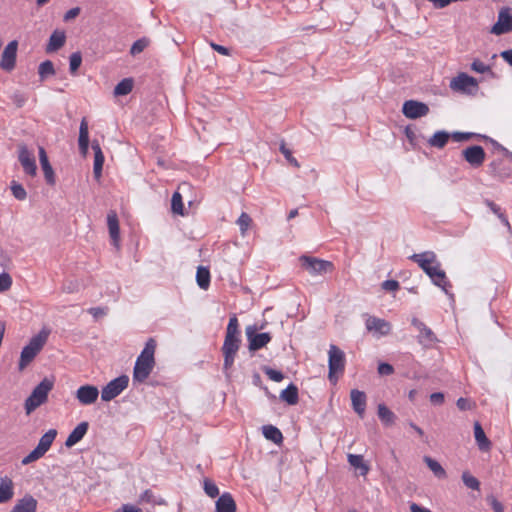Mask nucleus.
<instances>
[{
  "label": "nucleus",
  "instance_id": "23",
  "mask_svg": "<svg viewBox=\"0 0 512 512\" xmlns=\"http://www.w3.org/2000/svg\"><path fill=\"white\" fill-rule=\"evenodd\" d=\"M350 398L353 410L360 416L363 417L366 409V395L364 392L353 389L350 392Z\"/></svg>",
  "mask_w": 512,
  "mask_h": 512
},
{
  "label": "nucleus",
  "instance_id": "52",
  "mask_svg": "<svg viewBox=\"0 0 512 512\" xmlns=\"http://www.w3.org/2000/svg\"><path fill=\"white\" fill-rule=\"evenodd\" d=\"M11 100L13 101V103L18 107V108H21L25 105V103L27 102L28 100V95L24 92H21L19 90L13 92V94L11 95Z\"/></svg>",
  "mask_w": 512,
  "mask_h": 512
},
{
  "label": "nucleus",
  "instance_id": "49",
  "mask_svg": "<svg viewBox=\"0 0 512 512\" xmlns=\"http://www.w3.org/2000/svg\"><path fill=\"white\" fill-rule=\"evenodd\" d=\"M82 63V56L80 52H74L69 57V70L74 74Z\"/></svg>",
  "mask_w": 512,
  "mask_h": 512
},
{
  "label": "nucleus",
  "instance_id": "45",
  "mask_svg": "<svg viewBox=\"0 0 512 512\" xmlns=\"http://www.w3.org/2000/svg\"><path fill=\"white\" fill-rule=\"evenodd\" d=\"M171 209L174 213L183 215V202H182V196L179 192H174L171 199Z\"/></svg>",
  "mask_w": 512,
  "mask_h": 512
},
{
  "label": "nucleus",
  "instance_id": "55",
  "mask_svg": "<svg viewBox=\"0 0 512 512\" xmlns=\"http://www.w3.org/2000/svg\"><path fill=\"white\" fill-rule=\"evenodd\" d=\"M471 69L477 73L483 74L490 71V66L479 59H475L471 64Z\"/></svg>",
  "mask_w": 512,
  "mask_h": 512
},
{
  "label": "nucleus",
  "instance_id": "10",
  "mask_svg": "<svg viewBox=\"0 0 512 512\" xmlns=\"http://www.w3.org/2000/svg\"><path fill=\"white\" fill-rule=\"evenodd\" d=\"M450 87L454 91L472 93V89H478V82L474 77L469 76L466 73H460L451 80Z\"/></svg>",
  "mask_w": 512,
  "mask_h": 512
},
{
  "label": "nucleus",
  "instance_id": "19",
  "mask_svg": "<svg viewBox=\"0 0 512 512\" xmlns=\"http://www.w3.org/2000/svg\"><path fill=\"white\" fill-rule=\"evenodd\" d=\"M472 137H477V138H481V139H484L486 141H489L495 147L501 149L502 151L507 153L512 158V153H510L505 147L500 145L497 141H495L494 139H492V138H490V137H488L486 135H481V134H476V133H471V132H454L452 134V138L455 141H457V142L466 141V140H469Z\"/></svg>",
  "mask_w": 512,
  "mask_h": 512
},
{
  "label": "nucleus",
  "instance_id": "16",
  "mask_svg": "<svg viewBox=\"0 0 512 512\" xmlns=\"http://www.w3.org/2000/svg\"><path fill=\"white\" fill-rule=\"evenodd\" d=\"M412 325L419 331L418 342L424 347H430L437 341L434 332L419 319L413 318Z\"/></svg>",
  "mask_w": 512,
  "mask_h": 512
},
{
  "label": "nucleus",
  "instance_id": "12",
  "mask_svg": "<svg viewBox=\"0 0 512 512\" xmlns=\"http://www.w3.org/2000/svg\"><path fill=\"white\" fill-rule=\"evenodd\" d=\"M462 156L473 168H479L485 161L486 153L482 146H469L462 151Z\"/></svg>",
  "mask_w": 512,
  "mask_h": 512
},
{
  "label": "nucleus",
  "instance_id": "56",
  "mask_svg": "<svg viewBox=\"0 0 512 512\" xmlns=\"http://www.w3.org/2000/svg\"><path fill=\"white\" fill-rule=\"evenodd\" d=\"M265 374L269 377V379L275 382H280L284 379V375L281 371L272 368H266Z\"/></svg>",
  "mask_w": 512,
  "mask_h": 512
},
{
  "label": "nucleus",
  "instance_id": "22",
  "mask_svg": "<svg viewBox=\"0 0 512 512\" xmlns=\"http://www.w3.org/2000/svg\"><path fill=\"white\" fill-rule=\"evenodd\" d=\"M39 161H40V165L43 170L46 182L49 185H54L55 184V174H54L52 166L50 165L46 151L43 147H39Z\"/></svg>",
  "mask_w": 512,
  "mask_h": 512
},
{
  "label": "nucleus",
  "instance_id": "7",
  "mask_svg": "<svg viewBox=\"0 0 512 512\" xmlns=\"http://www.w3.org/2000/svg\"><path fill=\"white\" fill-rule=\"evenodd\" d=\"M240 343V336H225L222 346V352L224 356L223 369L225 372L233 366L235 356L240 347Z\"/></svg>",
  "mask_w": 512,
  "mask_h": 512
},
{
  "label": "nucleus",
  "instance_id": "1",
  "mask_svg": "<svg viewBox=\"0 0 512 512\" xmlns=\"http://www.w3.org/2000/svg\"><path fill=\"white\" fill-rule=\"evenodd\" d=\"M156 343L154 339H149L140 355L137 357L133 369V382L143 383L149 377L155 366Z\"/></svg>",
  "mask_w": 512,
  "mask_h": 512
},
{
  "label": "nucleus",
  "instance_id": "48",
  "mask_svg": "<svg viewBox=\"0 0 512 512\" xmlns=\"http://www.w3.org/2000/svg\"><path fill=\"white\" fill-rule=\"evenodd\" d=\"M240 336L239 323L237 317L234 315L229 319L226 335L225 336Z\"/></svg>",
  "mask_w": 512,
  "mask_h": 512
},
{
  "label": "nucleus",
  "instance_id": "15",
  "mask_svg": "<svg viewBox=\"0 0 512 512\" xmlns=\"http://www.w3.org/2000/svg\"><path fill=\"white\" fill-rule=\"evenodd\" d=\"M99 396V390L94 385H82L80 386L76 392L75 397L82 405H91L95 403Z\"/></svg>",
  "mask_w": 512,
  "mask_h": 512
},
{
  "label": "nucleus",
  "instance_id": "40",
  "mask_svg": "<svg viewBox=\"0 0 512 512\" xmlns=\"http://www.w3.org/2000/svg\"><path fill=\"white\" fill-rule=\"evenodd\" d=\"M38 75L41 81H45L47 78L55 75L54 64L50 60H45L40 63L38 67Z\"/></svg>",
  "mask_w": 512,
  "mask_h": 512
},
{
  "label": "nucleus",
  "instance_id": "31",
  "mask_svg": "<svg viewBox=\"0 0 512 512\" xmlns=\"http://www.w3.org/2000/svg\"><path fill=\"white\" fill-rule=\"evenodd\" d=\"M474 436L481 451H488L490 449L491 442L486 437L485 432L479 422H475L474 424Z\"/></svg>",
  "mask_w": 512,
  "mask_h": 512
},
{
  "label": "nucleus",
  "instance_id": "27",
  "mask_svg": "<svg viewBox=\"0 0 512 512\" xmlns=\"http://www.w3.org/2000/svg\"><path fill=\"white\" fill-rule=\"evenodd\" d=\"M410 259L416 262L419 267L425 271L427 267H430L432 264L436 263V254L433 251H425L418 254H413L410 256Z\"/></svg>",
  "mask_w": 512,
  "mask_h": 512
},
{
  "label": "nucleus",
  "instance_id": "24",
  "mask_svg": "<svg viewBox=\"0 0 512 512\" xmlns=\"http://www.w3.org/2000/svg\"><path fill=\"white\" fill-rule=\"evenodd\" d=\"M92 149L94 151L93 174L96 179H99L102 175L105 158L98 141L94 140L92 142Z\"/></svg>",
  "mask_w": 512,
  "mask_h": 512
},
{
  "label": "nucleus",
  "instance_id": "29",
  "mask_svg": "<svg viewBox=\"0 0 512 512\" xmlns=\"http://www.w3.org/2000/svg\"><path fill=\"white\" fill-rule=\"evenodd\" d=\"M13 495L14 491L12 480L7 476L0 477V503L8 502L12 499Z\"/></svg>",
  "mask_w": 512,
  "mask_h": 512
},
{
  "label": "nucleus",
  "instance_id": "14",
  "mask_svg": "<svg viewBox=\"0 0 512 512\" xmlns=\"http://www.w3.org/2000/svg\"><path fill=\"white\" fill-rule=\"evenodd\" d=\"M246 335L250 351H257L265 347L271 341V335L269 333H255V329L252 326L246 328Z\"/></svg>",
  "mask_w": 512,
  "mask_h": 512
},
{
  "label": "nucleus",
  "instance_id": "28",
  "mask_svg": "<svg viewBox=\"0 0 512 512\" xmlns=\"http://www.w3.org/2000/svg\"><path fill=\"white\" fill-rule=\"evenodd\" d=\"M36 509L37 500L31 495H26L16 503L11 512H36Z\"/></svg>",
  "mask_w": 512,
  "mask_h": 512
},
{
  "label": "nucleus",
  "instance_id": "33",
  "mask_svg": "<svg viewBox=\"0 0 512 512\" xmlns=\"http://www.w3.org/2000/svg\"><path fill=\"white\" fill-rule=\"evenodd\" d=\"M280 399L285 401L288 405H296L299 400L297 386L290 383L287 388L280 393Z\"/></svg>",
  "mask_w": 512,
  "mask_h": 512
},
{
  "label": "nucleus",
  "instance_id": "35",
  "mask_svg": "<svg viewBox=\"0 0 512 512\" xmlns=\"http://www.w3.org/2000/svg\"><path fill=\"white\" fill-rule=\"evenodd\" d=\"M262 433L267 440H270L275 444H280L283 441L281 431L273 425H264L262 427Z\"/></svg>",
  "mask_w": 512,
  "mask_h": 512
},
{
  "label": "nucleus",
  "instance_id": "4",
  "mask_svg": "<svg viewBox=\"0 0 512 512\" xmlns=\"http://www.w3.org/2000/svg\"><path fill=\"white\" fill-rule=\"evenodd\" d=\"M328 379L335 384L338 381V374H342L345 369V354L336 345H330L328 351Z\"/></svg>",
  "mask_w": 512,
  "mask_h": 512
},
{
  "label": "nucleus",
  "instance_id": "59",
  "mask_svg": "<svg viewBox=\"0 0 512 512\" xmlns=\"http://www.w3.org/2000/svg\"><path fill=\"white\" fill-rule=\"evenodd\" d=\"M399 282L396 280H385L382 283V289L385 291H396L399 289Z\"/></svg>",
  "mask_w": 512,
  "mask_h": 512
},
{
  "label": "nucleus",
  "instance_id": "53",
  "mask_svg": "<svg viewBox=\"0 0 512 512\" xmlns=\"http://www.w3.org/2000/svg\"><path fill=\"white\" fill-rule=\"evenodd\" d=\"M44 454L39 451L37 448H34L27 456H25L21 463L22 465H28L32 462H35L37 461L38 459H40L41 457H43Z\"/></svg>",
  "mask_w": 512,
  "mask_h": 512
},
{
  "label": "nucleus",
  "instance_id": "63",
  "mask_svg": "<svg viewBox=\"0 0 512 512\" xmlns=\"http://www.w3.org/2000/svg\"><path fill=\"white\" fill-rule=\"evenodd\" d=\"M440 270V264L438 262H436V265L433 266L431 265L430 267H427V270H425L424 272L431 278L433 279L435 277V275L438 273V271Z\"/></svg>",
  "mask_w": 512,
  "mask_h": 512
},
{
  "label": "nucleus",
  "instance_id": "6",
  "mask_svg": "<svg viewBox=\"0 0 512 512\" xmlns=\"http://www.w3.org/2000/svg\"><path fill=\"white\" fill-rule=\"evenodd\" d=\"M300 262L302 267L313 276L325 274L333 269L332 262L316 257L303 255L300 257Z\"/></svg>",
  "mask_w": 512,
  "mask_h": 512
},
{
  "label": "nucleus",
  "instance_id": "46",
  "mask_svg": "<svg viewBox=\"0 0 512 512\" xmlns=\"http://www.w3.org/2000/svg\"><path fill=\"white\" fill-rule=\"evenodd\" d=\"M203 488L205 493L211 498H215L219 495V489L217 485L208 478L204 479Z\"/></svg>",
  "mask_w": 512,
  "mask_h": 512
},
{
  "label": "nucleus",
  "instance_id": "13",
  "mask_svg": "<svg viewBox=\"0 0 512 512\" xmlns=\"http://www.w3.org/2000/svg\"><path fill=\"white\" fill-rule=\"evenodd\" d=\"M403 114L409 119H417L429 113V107L416 100H407L402 107Z\"/></svg>",
  "mask_w": 512,
  "mask_h": 512
},
{
  "label": "nucleus",
  "instance_id": "47",
  "mask_svg": "<svg viewBox=\"0 0 512 512\" xmlns=\"http://www.w3.org/2000/svg\"><path fill=\"white\" fill-rule=\"evenodd\" d=\"M11 192H12V195L17 200H20V201L25 200L27 197V193H26V190L24 189V187L15 181H13L11 183Z\"/></svg>",
  "mask_w": 512,
  "mask_h": 512
},
{
  "label": "nucleus",
  "instance_id": "58",
  "mask_svg": "<svg viewBox=\"0 0 512 512\" xmlns=\"http://www.w3.org/2000/svg\"><path fill=\"white\" fill-rule=\"evenodd\" d=\"M378 373L382 376H388L394 373V368L391 364L382 362L378 365Z\"/></svg>",
  "mask_w": 512,
  "mask_h": 512
},
{
  "label": "nucleus",
  "instance_id": "43",
  "mask_svg": "<svg viewBox=\"0 0 512 512\" xmlns=\"http://www.w3.org/2000/svg\"><path fill=\"white\" fill-rule=\"evenodd\" d=\"M462 481L464 485L472 490H479L480 489V482L479 480L471 475L469 472L465 471L462 473Z\"/></svg>",
  "mask_w": 512,
  "mask_h": 512
},
{
  "label": "nucleus",
  "instance_id": "44",
  "mask_svg": "<svg viewBox=\"0 0 512 512\" xmlns=\"http://www.w3.org/2000/svg\"><path fill=\"white\" fill-rule=\"evenodd\" d=\"M141 502L162 505L165 501L161 497H156L154 493L147 489L140 495Z\"/></svg>",
  "mask_w": 512,
  "mask_h": 512
},
{
  "label": "nucleus",
  "instance_id": "42",
  "mask_svg": "<svg viewBox=\"0 0 512 512\" xmlns=\"http://www.w3.org/2000/svg\"><path fill=\"white\" fill-rule=\"evenodd\" d=\"M431 280L436 286L442 288L445 293H448V288L451 287V284L447 280L446 274L443 270L440 269L435 277Z\"/></svg>",
  "mask_w": 512,
  "mask_h": 512
},
{
  "label": "nucleus",
  "instance_id": "2",
  "mask_svg": "<svg viewBox=\"0 0 512 512\" xmlns=\"http://www.w3.org/2000/svg\"><path fill=\"white\" fill-rule=\"evenodd\" d=\"M48 335V331L41 330L29 340L26 346L23 347L18 363L19 371H23L40 353L47 342Z\"/></svg>",
  "mask_w": 512,
  "mask_h": 512
},
{
  "label": "nucleus",
  "instance_id": "57",
  "mask_svg": "<svg viewBox=\"0 0 512 512\" xmlns=\"http://www.w3.org/2000/svg\"><path fill=\"white\" fill-rule=\"evenodd\" d=\"M280 151L282 152V154L284 155L288 162H290L295 167H299L298 161L292 156L291 151L288 148H286L285 144H281Z\"/></svg>",
  "mask_w": 512,
  "mask_h": 512
},
{
  "label": "nucleus",
  "instance_id": "3",
  "mask_svg": "<svg viewBox=\"0 0 512 512\" xmlns=\"http://www.w3.org/2000/svg\"><path fill=\"white\" fill-rule=\"evenodd\" d=\"M54 387V380L44 378L31 392L30 396L25 400L24 408L26 414H31L39 406L44 404L48 399L49 392Z\"/></svg>",
  "mask_w": 512,
  "mask_h": 512
},
{
  "label": "nucleus",
  "instance_id": "38",
  "mask_svg": "<svg viewBox=\"0 0 512 512\" xmlns=\"http://www.w3.org/2000/svg\"><path fill=\"white\" fill-rule=\"evenodd\" d=\"M424 462L427 464L429 469L433 472V474L437 478H439V479L446 478V476H447L446 471L438 461H436L435 459H433L429 456H425Z\"/></svg>",
  "mask_w": 512,
  "mask_h": 512
},
{
  "label": "nucleus",
  "instance_id": "39",
  "mask_svg": "<svg viewBox=\"0 0 512 512\" xmlns=\"http://www.w3.org/2000/svg\"><path fill=\"white\" fill-rule=\"evenodd\" d=\"M196 282L201 289L206 290L210 285V272L209 269L199 266L196 272Z\"/></svg>",
  "mask_w": 512,
  "mask_h": 512
},
{
  "label": "nucleus",
  "instance_id": "64",
  "mask_svg": "<svg viewBox=\"0 0 512 512\" xmlns=\"http://www.w3.org/2000/svg\"><path fill=\"white\" fill-rule=\"evenodd\" d=\"M500 56L512 67V49L501 52Z\"/></svg>",
  "mask_w": 512,
  "mask_h": 512
},
{
  "label": "nucleus",
  "instance_id": "37",
  "mask_svg": "<svg viewBox=\"0 0 512 512\" xmlns=\"http://www.w3.org/2000/svg\"><path fill=\"white\" fill-rule=\"evenodd\" d=\"M449 137L450 135L448 132L437 131L428 140V144L435 148H443L447 144Z\"/></svg>",
  "mask_w": 512,
  "mask_h": 512
},
{
  "label": "nucleus",
  "instance_id": "11",
  "mask_svg": "<svg viewBox=\"0 0 512 512\" xmlns=\"http://www.w3.org/2000/svg\"><path fill=\"white\" fill-rule=\"evenodd\" d=\"M17 49H18V42L16 40H13L6 45V47L4 48L2 55H1V61H0L1 69H3L4 71L10 72L15 68L16 58H17Z\"/></svg>",
  "mask_w": 512,
  "mask_h": 512
},
{
  "label": "nucleus",
  "instance_id": "54",
  "mask_svg": "<svg viewBox=\"0 0 512 512\" xmlns=\"http://www.w3.org/2000/svg\"><path fill=\"white\" fill-rule=\"evenodd\" d=\"M12 286V278L11 276L3 272L0 274V292H4L8 290Z\"/></svg>",
  "mask_w": 512,
  "mask_h": 512
},
{
  "label": "nucleus",
  "instance_id": "32",
  "mask_svg": "<svg viewBox=\"0 0 512 512\" xmlns=\"http://www.w3.org/2000/svg\"><path fill=\"white\" fill-rule=\"evenodd\" d=\"M56 436L57 431L55 429H49L45 434L41 436L38 445L35 448H37L45 455V453L50 449Z\"/></svg>",
  "mask_w": 512,
  "mask_h": 512
},
{
  "label": "nucleus",
  "instance_id": "18",
  "mask_svg": "<svg viewBox=\"0 0 512 512\" xmlns=\"http://www.w3.org/2000/svg\"><path fill=\"white\" fill-rule=\"evenodd\" d=\"M488 173L498 180L504 181L512 175V169L507 167L502 159H496L489 163Z\"/></svg>",
  "mask_w": 512,
  "mask_h": 512
},
{
  "label": "nucleus",
  "instance_id": "25",
  "mask_svg": "<svg viewBox=\"0 0 512 512\" xmlns=\"http://www.w3.org/2000/svg\"><path fill=\"white\" fill-rule=\"evenodd\" d=\"M215 512H236V503L230 493L225 492L218 498Z\"/></svg>",
  "mask_w": 512,
  "mask_h": 512
},
{
  "label": "nucleus",
  "instance_id": "26",
  "mask_svg": "<svg viewBox=\"0 0 512 512\" xmlns=\"http://www.w3.org/2000/svg\"><path fill=\"white\" fill-rule=\"evenodd\" d=\"M66 42V34L64 31L55 30L49 37V42L46 46V52H56L64 46Z\"/></svg>",
  "mask_w": 512,
  "mask_h": 512
},
{
  "label": "nucleus",
  "instance_id": "30",
  "mask_svg": "<svg viewBox=\"0 0 512 512\" xmlns=\"http://www.w3.org/2000/svg\"><path fill=\"white\" fill-rule=\"evenodd\" d=\"M79 149L83 155H86L89 147V131L88 124L85 119H82L79 127Z\"/></svg>",
  "mask_w": 512,
  "mask_h": 512
},
{
  "label": "nucleus",
  "instance_id": "9",
  "mask_svg": "<svg viewBox=\"0 0 512 512\" xmlns=\"http://www.w3.org/2000/svg\"><path fill=\"white\" fill-rule=\"evenodd\" d=\"M18 160L26 175L34 177L37 173V165L34 153L24 144L18 147Z\"/></svg>",
  "mask_w": 512,
  "mask_h": 512
},
{
  "label": "nucleus",
  "instance_id": "51",
  "mask_svg": "<svg viewBox=\"0 0 512 512\" xmlns=\"http://www.w3.org/2000/svg\"><path fill=\"white\" fill-rule=\"evenodd\" d=\"M251 222H252V219H251V217L247 213L243 212L239 216V218L237 220V224L239 225L240 232H241L242 235H245V233L248 230Z\"/></svg>",
  "mask_w": 512,
  "mask_h": 512
},
{
  "label": "nucleus",
  "instance_id": "21",
  "mask_svg": "<svg viewBox=\"0 0 512 512\" xmlns=\"http://www.w3.org/2000/svg\"><path fill=\"white\" fill-rule=\"evenodd\" d=\"M107 225L109 229V234L112 240V244L119 248V240H120V228L117 214L114 211H110L107 214Z\"/></svg>",
  "mask_w": 512,
  "mask_h": 512
},
{
  "label": "nucleus",
  "instance_id": "62",
  "mask_svg": "<svg viewBox=\"0 0 512 512\" xmlns=\"http://www.w3.org/2000/svg\"><path fill=\"white\" fill-rule=\"evenodd\" d=\"M210 45L213 48V50L217 51L218 53L225 55V56L230 55V50L227 47H224L222 45H219V44H216L213 42H211Z\"/></svg>",
  "mask_w": 512,
  "mask_h": 512
},
{
  "label": "nucleus",
  "instance_id": "34",
  "mask_svg": "<svg viewBox=\"0 0 512 512\" xmlns=\"http://www.w3.org/2000/svg\"><path fill=\"white\" fill-rule=\"evenodd\" d=\"M348 463L359 470V474L365 476L369 472V466L364 462L362 455L348 454Z\"/></svg>",
  "mask_w": 512,
  "mask_h": 512
},
{
  "label": "nucleus",
  "instance_id": "17",
  "mask_svg": "<svg viewBox=\"0 0 512 512\" xmlns=\"http://www.w3.org/2000/svg\"><path fill=\"white\" fill-rule=\"evenodd\" d=\"M365 325L368 331L377 333L380 336L388 335L391 331V324L388 321L375 316H369Z\"/></svg>",
  "mask_w": 512,
  "mask_h": 512
},
{
  "label": "nucleus",
  "instance_id": "61",
  "mask_svg": "<svg viewBox=\"0 0 512 512\" xmlns=\"http://www.w3.org/2000/svg\"><path fill=\"white\" fill-rule=\"evenodd\" d=\"M80 11L79 7L71 8L64 14V21H70L76 18L80 14Z\"/></svg>",
  "mask_w": 512,
  "mask_h": 512
},
{
  "label": "nucleus",
  "instance_id": "60",
  "mask_svg": "<svg viewBox=\"0 0 512 512\" xmlns=\"http://www.w3.org/2000/svg\"><path fill=\"white\" fill-rule=\"evenodd\" d=\"M430 401L434 405H441L444 402V394L441 392H434L430 395Z\"/></svg>",
  "mask_w": 512,
  "mask_h": 512
},
{
  "label": "nucleus",
  "instance_id": "36",
  "mask_svg": "<svg viewBox=\"0 0 512 512\" xmlns=\"http://www.w3.org/2000/svg\"><path fill=\"white\" fill-rule=\"evenodd\" d=\"M377 414L381 422L386 425H392L395 422L396 415L385 405L379 404L377 407Z\"/></svg>",
  "mask_w": 512,
  "mask_h": 512
},
{
  "label": "nucleus",
  "instance_id": "8",
  "mask_svg": "<svg viewBox=\"0 0 512 512\" xmlns=\"http://www.w3.org/2000/svg\"><path fill=\"white\" fill-rule=\"evenodd\" d=\"M512 32V8L502 7L498 12L497 22L491 27L490 33L496 36Z\"/></svg>",
  "mask_w": 512,
  "mask_h": 512
},
{
  "label": "nucleus",
  "instance_id": "5",
  "mask_svg": "<svg viewBox=\"0 0 512 512\" xmlns=\"http://www.w3.org/2000/svg\"><path fill=\"white\" fill-rule=\"evenodd\" d=\"M129 384V377L125 374L108 382L101 390V399L109 402L119 396Z\"/></svg>",
  "mask_w": 512,
  "mask_h": 512
},
{
  "label": "nucleus",
  "instance_id": "41",
  "mask_svg": "<svg viewBox=\"0 0 512 512\" xmlns=\"http://www.w3.org/2000/svg\"><path fill=\"white\" fill-rule=\"evenodd\" d=\"M133 89V80L131 78H124L114 88V95L124 96L129 94Z\"/></svg>",
  "mask_w": 512,
  "mask_h": 512
},
{
  "label": "nucleus",
  "instance_id": "20",
  "mask_svg": "<svg viewBox=\"0 0 512 512\" xmlns=\"http://www.w3.org/2000/svg\"><path fill=\"white\" fill-rule=\"evenodd\" d=\"M88 428H89L88 422L83 421V422L79 423L68 435V437L65 441V446L68 448H71L74 445H76L78 442H80L83 439V437L86 435Z\"/></svg>",
  "mask_w": 512,
  "mask_h": 512
},
{
  "label": "nucleus",
  "instance_id": "50",
  "mask_svg": "<svg viewBox=\"0 0 512 512\" xmlns=\"http://www.w3.org/2000/svg\"><path fill=\"white\" fill-rule=\"evenodd\" d=\"M148 44H149V41L146 38H141V39L136 40L130 48V54L135 56V55L141 53L148 46Z\"/></svg>",
  "mask_w": 512,
  "mask_h": 512
}]
</instances>
